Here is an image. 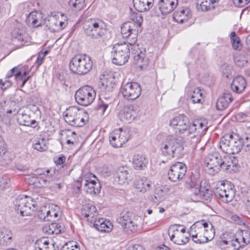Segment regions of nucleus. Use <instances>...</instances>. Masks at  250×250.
Wrapping results in <instances>:
<instances>
[{"label": "nucleus", "instance_id": "obj_1", "mask_svg": "<svg viewBox=\"0 0 250 250\" xmlns=\"http://www.w3.org/2000/svg\"><path fill=\"white\" fill-rule=\"evenodd\" d=\"M236 159L233 157L224 156L223 159L218 153L208 155L206 159L207 171L211 175H214L220 169L224 171L233 170L237 165Z\"/></svg>", "mask_w": 250, "mask_h": 250}, {"label": "nucleus", "instance_id": "obj_2", "mask_svg": "<svg viewBox=\"0 0 250 250\" xmlns=\"http://www.w3.org/2000/svg\"><path fill=\"white\" fill-rule=\"evenodd\" d=\"M129 19L132 21H128L123 23L121 26V34L124 38H126L128 43L130 45L135 44L137 40L138 30L143 21L142 15L141 13L131 12Z\"/></svg>", "mask_w": 250, "mask_h": 250}, {"label": "nucleus", "instance_id": "obj_3", "mask_svg": "<svg viewBox=\"0 0 250 250\" xmlns=\"http://www.w3.org/2000/svg\"><path fill=\"white\" fill-rule=\"evenodd\" d=\"M84 34L92 39H99L106 33L104 22L98 18L89 19L83 23Z\"/></svg>", "mask_w": 250, "mask_h": 250}, {"label": "nucleus", "instance_id": "obj_4", "mask_svg": "<svg viewBox=\"0 0 250 250\" xmlns=\"http://www.w3.org/2000/svg\"><path fill=\"white\" fill-rule=\"evenodd\" d=\"M93 61L90 57L85 54L74 56L69 62V68L74 74L83 75L92 69Z\"/></svg>", "mask_w": 250, "mask_h": 250}, {"label": "nucleus", "instance_id": "obj_5", "mask_svg": "<svg viewBox=\"0 0 250 250\" xmlns=\"http://www.w3.org/2000/svg\"><path fill=\"white\" fill-rule=\"evenodd\" d=\"M63 116L66 122L76 127L83 126L88 122L87 113L76 106H71L67 108Z\"/></svg>", "mask_w": 250, "mask_h": 250}, {"label": "nucleus", "instance_id": "obj_6", "mask_svg": "<svg viewBox=\"0 0 250 250\" xmlns=\"http://www.w3.org/2000/svg\"><path fill=\"white\" fill-rule=\"evenodd\" d=\"M183 137H177L175 135L167 136L161 147L163 155L168 159L173 158L176 152L179 153L183 149Z\"/></svg>", "mask_w": 250, "mask_h": 250}, {"label": "nucleus", "instance_id": "obj_7", "mask_svg": "<svg viewBox=\"0 0 250 250\" xmlns=\"http://www.w3.org/2000/svg\"><path fill=\"white\" fill-rule=\"evenodd\" d=\"M244 145L241 139L237 135H226L221 139L220 148L223 152L228 154L239 153Z\"/></svg>", "mask_w": 250, "mask_h": 250}, {"label": "nucleus", "instance_id": "obj_8", "mask_svg": "<svg viewBox=\"0 0 250 250\" xmlns=\"http://www.w3.org/2000/svg\"><path fill=\"white\" fill-rule=\"evenodd\" d=\"M128 44L127 41L123 43H117L113 46L111 52L113 63L122 65L128 61L130 56Z\"/></svg>", "mask_w": 250, "mask_h": 250}, {"label": "nucleus", "instance_id": "obj_9", "mask_svg": "<svg viewBox=\"0 0 250 250\" xmlns=\"http://www.w3.org/2000/svg\"><path fill=\"white\" fill-rule=\"evenodd\" d=\"M15 209L22 216L31 215L37 208V204L30 197L19 196L14 202Z\"/></svg>", "mask_w": 250, "mask_h": 250}, {"label": "nucleus", "instance_id": "obj_10", "mask_svg": "<svg viewBox=\"0 0 250 250\" xmlns=\"http://www.w3.org/2000/svg\"><path fill=\"white\" fill-rule=\"evenodd\" d=\"M96 97V92L91 86L86 85L80 88L76 92L75 98L77 103L87 106L91 104Z\"/></svg>", "mask_w": 250, "mask_h": 250}, {"label": "nucleus", "instance_id": "obj_11", "mask_svg": "<svg viewBox=\"0 0 250 250\" xmlns=\"http://www.w3.org/2000/svg\"><path fill=\"white\" fill-rule=\"evenodd\" d=\"M180 227L176 225L171 226L169 228L168 234L174 243L179 245H185L189 240L190 233L186 232L185 228L180 229Z\"/></svg>", "mask_w": 250, "mask_h": 250}, {"label": "nucleus", "instance_id": "obj_12", "mask_svg": "<svg viewBox=\"0 0 250 250\" xmlns=\"http://www.w3.org/2000/svg\"><path fill=\"white\" fill-rule=\"evenodd\" d=\"M117 222L122 225L124 231L127 234L134 233L137 230V223L132 218V213L130 212H123L118 218Z\"/></svg>", "mask_w": 250, "mask_h": 250}, {"label": "nucleus", "instance_id": "obj_13", "mask_svg": "<svg viewBox=\"0 0 250 250\" xmlns=\"http://www.w3.org/2000/svg\"><path fill=\"white\" fill-rule=\"evenodd\" d=\"M190 123L189 119L185 115L181 114L171 119L169 125L172 126H177V130L180 134H183L184 137L189 136Z\"/></svg>", "mask_w": 250, "mask_h": 250}, {"label": "nucleus", "instance_id": "obj_14", "mask_svg": "<svg viewBox=\"0 0 250 250\" xmlns=\"http://www.w3.org/2000/svg\"><path fill=\"white\" fill-rule=\"evenodd\" d=\"M121 92L123 97L128 100H134L141 93V88L137 83H127L122 86Z\"/></svg>", "mask_w": 250, "mask_h": 250}, {"label": "nucleus", "instance_id": "obj_15", "mask_svg": "<svg viewBox=\"0 0 250 250\" xmlns=\"http://www.w3.org/2000/svg\"><path fill=\"white\" fill-rule=\"evenodd\" d=\"M233 188V186L228 183L222 184L216 188L215 195L224 202H229L233 200L235 196V190Z\"/></svg>", "mask_w": 250, "mask_h": 250}, {"label": "nucleus", "instance_id": "obj_16", "mask_svg": "<svg viewBox=\"0 0 250 250\" xmlns=\"http://www.w3.org/2000/svg\"><path fill=\"white\" fill-rule=\"evenodd\" d=\"M129 135L125 130L121 128L114 130L109 137V142L114 147H120L128 140Z\"/></svg>", "mask_w": 250, "mask_h": 250}, {"label": "nucleus", "instance_id": "obj_17", "mask_svg": "<svg viewBox=\"0 0 250 250\" xmlns=\"http://www.w3.org/2000/svg\"><path fill=\"white\" fill-rule=\"evenodd\" d=\"M204 222L203 221H198L192 225L189 229V233L193 241L198 244L206 243V239L205 236V231Z\"/></svg>", "mask_w": 250, "mask_h": 250}, {"label": "nucleus", "instance_id": "obj_18", "mask_svg": "<svg viewBox=\"0 0 250 250\" xmlns=\"http://www.w3.org/2000/svg\"><path fill=\"white\" fill-rule=\"evenodd\" d=\"M208 127V123L207 120L201 119L194 120L190 123L189 136L193 135V138H196L197 136L204 135L206 133Z\"/></svg>", "mask_w": 250, "mask_h": 250}, {"label": "nucleus", "instance_id": "obj_19", "mask_svg": "<svg viewBox=\"0 0 250 250\" xmlns=\"http://www.w3.org/2000/svg\"><path fill=\"white\" fill-rule=\"evenodd\" d=\"M187 172V167L182 163L177 162L172 165L168 172L170 180L176 182L182 179Z\"/></svg>", "mask_w": 250, "mask_h": 250}, {"label": "nucleus", "instance_id": "obj_20", "mask_svg": "<svg viewBox=\"0 0 250 250\" xmlns=\"http://www.w3.org/2000/svg\"><path fill=\"white\" fill-rule=\"evenodd\" d=\"M118 116L122 122L130 123L137 116V112L133 106H126L120 110Z\"/></svg>", "mask_w": 250, "mask_h": 250}, {"label": "nucleus", "instance_id": "obj_21", "mask_svg": "<svg viewBox=\"0 0 250 250\" xmlns=\"http://www.w3.org/2000/svg\"><path fill=\"white\" fill-rule=\"evenodd\" d=\"M192 17L190 9L187 7L178 9L173 14L174 20L178 23H183L187 22Z\"/></svg>", "mask_w": 250, "mask_h": 250}, {"label": "nucleus", "instance_id": "obj_22", "mask_svg": "<svg viewBox=\"0 0 250 250\" xmlns=\"http://www.w3.org/2000/svg\"><path fill=\"white\" fill-rule=\"evenodd\" d=\"M199 180L194 177H191L189 182L187 181V184L192 194L190 195L191 199L194 202L199 201L201 199L202 193L200 191Z\"/></svg>", "mask_w": 250, "mask_h": 250}, {"label": "nucleus", "instance_id": "obj_23", "mask_svg": "<svg viewBox=\"0 0 250 250\" xmlns=\"http://www.w3.org/2000/svg\"><path fill=\"white\" fill-rule=\"evenodd\" d=\"M59 207L57 206L52 205L50 209L46 210V208L44 210H41L42 213L40 215V217L43 218L45 221L54 222L57 220L60 215Z\"/></svg>", "mask_w": 250, "mask_h": 250}, {"label": "nucleus", "instance_id": "obj_24", "mask_svg": "<svg viewBox=\"0 0 250 250\" xmlns=\"http://www.w3.org/2000/svg\"><path fill=\"white\" fill-rule=\"evenodd\" d=\"M114 179L115 182L119 185H123L128 182L129 174L128 168L126 166L119 167L114 173Z\"/></svg>", "mask_w": 250, "mask_h": 250}, {"label": "nucleus", "instance_id": "obj_25", "mask_svg": "<svg viewBox=\"0 0 250 250\" xmlns=\"http://www.w3.org/2000/svg\"><path fill=\"white\" fill-rule=\"evenodd\" d=\"M115 83L112 82V79L111 77L102 76L98 83V87L102 94L112 91L114 88Z\"/></svg>", "mask_w": 250, "mask_h": 250}, {"label": "nucleus", "instance_id": "obj_26", "mask_svg": "<svg viewBox=\"0 0 250 250\" xmlns=\"http://www.w3.org/2000/svg\"><path fill=\"white\" fill-rule=\"evenodd\" d=\"M43 21L42 13L37 11L31 12L26 19L27 24L33 27H38L42 26Z\"/></svg>", "mask_w": 250, "mask_h": 250}, {"label": "nucleus", "instance_id": "obj_27", "mask_svg": "<svg viewBox=\"0 0 250 250\" xmlns=\"http://www.w3.org/2000/svg\"><path fill=\"white\" fill-rule=\"evenodd\" d=\"M178 0H161L159 2V9L163 14L172 12L178 5Z\"/></svg>", "mask_w": 250, "mask_h": 250}, {"label": "nucleus", "instance_id": "obj_28", "mask_svg": "<svg viewBox=\"0 0 250 250\" xmlns=\"http://www.w3.org/2000/svg\"><path fill=\"white\" fill-rule=\"evenodd\" d=\"M82 213L85 218H87V220L91 223L96 219L98 215L96 208L90 204L83 205Z\"/></svg>", "mask_w": 250, "mask_h": 250}, {"label": "nucleus", "instance_id": "obj_29", "mask_svg": "<svg viewBox=\"0 0 250 250\" xmlns=\"http://www.w3.org/2000/svg\"><path fill=\"white\" fill-rule=\"evenodd\" d=\"M93 224L94 228L101 232H109L113 228L112 223L109 220L103 218L96 219Z\"/></svg>", "mask_w": 250, "mask_h": 250}, {"label": "nucleus", "instance_id": "obj_30", "mask_svg": "<svg viewBox=\"0 0 250 250\" xmlns=\"http://www.w3.org/2000/svg\"><path fill=\"white\" fill-rule=\"evenodd\" d=\"M234 242L238 244V248L248 245L250 243V231L238 230L236 233Z\"/></svg>", "mask_w": 250, "mask_h": 250}, {"label": "nucleus", "instance_id": "obj_31", "mask_svg": "<svg viewBox=\"0 0 250 250\" xmlns=\"http://www.w3.org/2000/svg\"><path fill=\"white\" fill-rule=\"evenodd\" d=\"M247 83L245 78L238 76L235 77L231 83V88L233 91L237 93L243 92L246 86Z\"/></svg>", "mask_w": 250, "mask_h": 250}, {"label": "nucleus", "instance_id": "obj_32", "mask_svg": "<svg viewBox=\"0 0 250 250\" xmlns=\"http://www.w3.org/2000/svg\"><path fill=\"white\" fill-rule=\"evenodd\" d=\"M232 100L233 98L230 93L228 92L223 93L217 101L216 104L217 109L219 110L226 109L232 101Z\"/></svg>", "mask_w": 250, "mask_h": 250}, {"label": "nucleus", "instance_id": "obj_33", "mask_svg": "<svg viewBox=\"0 0 250 250\" xmlns=\"http://www.w3.org/2000/svg\"><path fill=\"white\" fill-rule=\"evenodd\" d=\"M219 0H197V8L202 11H207L214 9Z\"/></svg>", "mask_w": 250, "mask_h": 250}, {"label": "nucleus", "instance_id": "obj_34", "mask_svg": "<svg viewBox=\"0 0 250 250\" xmlns=\"http://www.w3.org/2000/svg\"><path fill=\"white\" fill-rule=\"evenodd\" d=\"M152 183L146 178L136 179L134 183V187L138 191L145 193L149 191L151 187Z\"/></svg>", "mask_w": 250, "mask_h": 250}, {"label": "nucleus", "instance_id": "obj_35", "mask_svg": "<svg viewBox=\"0 0 250 250\" xmlns=\"http://www.w3.org/2000/svg\"><path fill=\"white\" fill-rule=\"evenodd\" d=\"M18 120L21 125L24 126L34 127L37 124L36 121L35 120H32L30 115L26 111L18 113Z\"/></svg>", "mask_w": 250, "mask_h": 250}, {"label": "nucleus", "instance_id": "obj_36", "mask_svg": "<svg viewBox=\"0 0 250 250\" xmlns=\"http://www.w3.org/2000/svg\"><path fill=\"white\" fill-rule=\"evenodd\" d=\"M135 9L140 12L148 10L153 5V0H133Z\"/></svg>", "mask_w": 250, "mask_h": 250}, {"label": "nucleus", "instance_id": "obj_37", "mask_svg": "<svg viewBox=\"0 0 250 250\" xmlns=\"http://www.w3.org/2000/svg\"><path fill=\"white\" fill-rule=\"evenodd\" d=\"M147 161L145 156L139 154H135L132 159L133 167L137 170L143 169L146 166Z\"/></svg>", "mask_w": 250, "mask_h": 250}, {"label": "nucleus", "instance_id": "obj_38", "mask_svg": "<svg viewBox=\"0 0 250 250\" xmlns=\"http://www.w3.org/2000/svg\"><path fill=\"white\" fill-rule=\"evenodd\" d=\"M50 176H41V177H35L33 176L29 178L28 182L29 184H32L36 187H42L47 186L50 183L49 179Z\"/></svg>", "mask_w": 250, "mask_h": 250}, {"label": "nucleus", "instance_id": "obj_39", "mask_svg": "<svg viewBox=\"0 0 250 250\" xmlns=\"http://www.w3.org/2000/svg\"><path fill=\"white\" fill-rule=\"evenodd\" d=\"M12 235L11 231L6 228L0 229V245L7 246L11 243Z\"/></svg>", "mask_w": 250, "mask_h": 250}, {"label": "nucleus", "instance_id": "obj_40", "mask_svg": "<svg viewBox=\"0 0 250 250\" xmlns=\"http://www.w3.org/2000/svg\"><path fill=\"white\" fill-rule=\"evenodd\" d=\"M35 250H58L55 247V243H50L48 240L41 239L35 243Z\"/></svg>", "mask_w": 250, "mask_h": 250}, {"label": "nucleus", "instance_id": "obj_41", "mask_svg": "<svg viewBox=\"0 0 250 250\" xmlns=\"http://www.w3.org/2000/svg\"><path fill=\"white\" fill-rule=\"evenodd\" d=\"M101 189V184L100 182H97L91 183H84V190L90 195H95L100 192Z\"/></svg>", "mask_w": 250, "mask_h": 250}, {"label": "nucleus", "instance_id": "obj_42", "mask_svg": "<svg viewBox=\"0 0 250 250\" xmlns=\"http://www.w3.org/2000/svg\"><path fill=\"white\" fill-rule=\"evenodd\" d=\"M66 23L65 22L53 19L49 20L48 29L52 32H58L63 29Z\"/></svg>", "mask_w": 250, "mask_h": 250}, {"label": "nucleus", "instance_id": "obj_43", "mask_svg": "<svg viewBox=\"0 0 250 250\" xmlns=\"http://www.w3.org/2000/svg\"><path fill=\"white\" fill-rule=\"evenodd\" d=\"M204 226H205V239H206V242L212 240L215 236V229L213 228V225L210 223L204 222Z\"/></svg>", "mask_w": 250, "mask_h": 250}, {"label": "nucleus", "instance_id": "obj_44", "mask_svg": "<svg viewBox=\"0 0 250 250\" xmlns=\"http://www.w3.org/2000/svg\"><path fill=\"white\" fill-rule=\"evenodd\" d=\"M24 30L20 28V25L14 28L11 32V36L14 42L16 40L20 42H23L24 39Z\"/></svg>", "mask_w": 250, "mask_h": 250}, {"label": "nucleus", "instance_id": "obj_45", "mask_svg": "<svg viewBox=\"0 0 250 250\" xmlns=\"http://www.w3.org/2000/svg\"><path fill=\"white\" fill-rule=\"evenodd\" d=\"M43 230L48 234H59L61 231V226L56 223H52L45 226Z\"/></svg>", "mask_w": 250, "mask_h": 250}, {"label": "nucleus", "instance_id": "obj_46", "mask_svg": "<svg viewBox=\"0 0 250 250\" xmlns=\"http://www.w3.org/2000/svg\"><path fill=\"white\" fill-rule=\"evenodd\" d=\"M134 59L135 63L141 69H143L146 67L148 64V61L147 59L145 58V55L142 53L135 56Z\"/></svg>", "mask_w": 250, "mask_h": 250}, {"label": "nucleus", "instance_id": "obj_47", "mask_svg": "<svg viewBox=\"0 0 250 250\" xmlns=\"http://www.w3.org/2000/svg\"><path fill=\"white\" fill-rule=\"evenodd\" d=\"M230 39L232 48L235 50H241L242 48V44L240 38L236 35L235 32H232L230 33Z\"/></svg>", "mask_w": 250, "mask_h": 250}, {"label": "nucleus", "instance_id": "obj_48", "mask_svg": "<svg viewBox=\"0 0 250 250\" xmlns=\"http://www.w3.org/2000/svg\"><path fill=\"white\" fill-rule=\"evenodd\" d=\"M235 64L239 67L244 66L248 62V59L244 54L236 53L234 56Z\"/></svg>", "mask_w": 250, "mask_h": 250}, {"label": "nucleus", "instance_id": "obj_49", "mask_svg": "<svg viewBox=\"0 0 250 250\" xmlns=\"http://www.w3.org/2000/svg\"><path fill=\"white\" fill-rule=\"evenodd\" d=\"M33 147L38 151H45L47 149L46 141L44 139H40L33 145Z\"/></svg>", "mask_w": 250, "mask_h": 250}, {"label": "nucleus", "instance_id": "obj_50", "mask_svg": "<svg viewBox=\"0 0 250 250\" xmlns=\"http://www.w3.org/2000/svg\"><path fill=\"white\" fill-rule=\"evenodd\" d=\"M85 0H69L68 4L74 10H81L84 4Z\"/></svg>", "mask_w": 250, "mask_h": 250}, {"label": "nucleus", "instance_id": "obj_51", "mask_svg": "<svg viewBox=\"0 0 250 250\" xmlns=\"http://www.w3.org/2000/svg\"><path fill=\"white\" fill-rule=\"evenodd\" d=\"M202 97V93L201 90L199 88H196L191 96V100L193 104L200 103Z\"/></svg>", "mask_w": 250, "mask_h": 250}, {"label": "nucleus", "instance_id": "obj_52", "mask_svg": "<svg viewBox=\"0 0 250 250\" xmlns=\"http://www.w3.org/2000/svg\"><path fill=\"white\" fill-rule=\"evenodd\" d=\"M14 75L16 79H18L19 77L21 75V71L18 69V67H15L9 71L6 75V78H9Z\"/></svg>", "mask_w": 250, "mask_h": 250}, {"label": "nucleus", "instance_id": "obj_53", "mask_svg": "<svg viewBox=\"0 0 250 250\" xmlns=\"http://www.w3.org/2000/svg\"><path fill=\"white\" fill-rule=\"evenodd\" d=\"M84 183H91V182L95 183V182L99 181L95 175L90 172H87L85 174L84 176Z\"/></svg>", "mask_w": 250, "mask_h": 250}, {"label": "nucleus", "instance_id": "obj_54", "mask_svg": "<svg viewBox=\"0 0 250 250\" xmlns=\"http://www.w3.org/2000/svg\"><path fill=\"white\" fill-rule=\"evenodd\" d=\"M9 179L6 176H0V189L3 190L9 187Z\"/></svg>", "mask_w": 250, "mask_h": 250}, {"label": "nucleus", "instance_id": "obj_55", "mask_svg": "<svg viewBox=\"0 0 250 250\" xmlns=\"http://www.w3.org/2000/svg\"><path fill=\"white\" fill-rule=\"evenodd\" d=\"M63 250H80V248L77 243L69 242L63 246Z\"/></svg>", "mask_w": 250, "mask_h": 250}, {"label": "nucleus", "instance_id": "obj_56", "mask_svg": "<svg viewBox=\"0 0 250 250\" xmlns=\"http://www.w3.org/2000/svg\"><path fill=\"white\" fill-rule=\"evenodd\" d=\"M83 179L79 177L77 180L74 182L73 186V189L75 192H78L81 189Z\"/></svg>", "mask_w": 250, "mask_h": 250}, {"label": "nucleus", "instance_id": "obj_57", "mask_svg": "<svg viewBox=\"0 0 250 250\" xmlns=\"http://www.w3.org/2000/svg\"><path fill=\"white\" fill-rule=\"evenodd\" d=\"M76 135L75 132H72L71 133L70 135L67 136L66 139V144L70 147L74 145L75 144V139L74 136Z\"/></svg>", "mask_w": 250, "mask_h": 250}, {"label": "nucleus", "instance_id": "obj_58", "mask_svg": "<svg viewBox=\"0 0 250 250\" xmlns=\"http://www.w3.org/2000/svg\"><path fill=\"white\" fill-rule=\"evenodd\" d=\"M50 171L48 169H44L42 168H39L35 171V174L36 175L40 176L39 177L48 176L50 173Z\"/></svg>", "mask_w": 250, "mask_h": 250}, {"label": "nucleus", "instance_id": "obj_59", "mask_svg": "<svg viewBox=\"0 0 250 250\" xmlns=\"http://www.w3.org/2000/svg\"><path fill=\"white\" fill-rule=\"evenodd\" d=\"M108 107V104L101 101L98 105V110L99 112H101V114H104Z\"/></svg>", "mask_w": 250, "mask_h": 250}, {"label": "nucleus", "instance_id": "obj_60", "mask_svg": "<svg viewBox=\"0 0 250 250\" xmlns=\"http://www.w3.org/2000/svg\"><path fill=\"white\" fill-rule=\"evenodd\" d=\"M233 2L235 6L242 7L247 5L250 0H233Z\"/></svg>", "mask_w": 250, "mask_h": 250}, {"label": "nucleus", "instance_id": "obj_61", "mask_svg": "<svg viewBox=\"0 0 250 250\" xmlns=\"http://www.w3.org/2000/svg\"><path fill=\"white\" fill-rule=\"evenodd\" d=\"M212 195L211 192L208 189L206 190V191L203 194V197L202 199L207 203H208L211 201Z\"/></svg>", "mask_w": 250, "mask_h": 250}, {"label": "nucleus", "instance_id": "obj_62", "mask_svg": "<svg viewBox=\"0 0 250 250\" xmlns=\"http://www.w3.org/2000/svg\"><path fill=\"white\" fill-rule=\"evenodd\" d=\"M231 219L240 225H245L246 221L243 218L237 215H232L231 216Z\"/></svg>", "mask_w": 250, "mask_h": 250}, {"label": "nucleus", "instance_id": "obj_63", "mask_svg": "<svg viewBox=\"0 0 250 250\" xmlns=\"http://www.w3.org/2000/svg\"><path fill=\"white\" fill-rule=\"evenodd\" d=\"M6 145L3 139L0 137V156L5 154L6 152Z\"/></svg>", "mask_w": 250, "mask_h": 250}, {"label": "nucleus", "instance_id": "obj_64", "mask_svg": "<svg viewBox=\"0 0 250 250\" xmlns=\"http://www.w3.org/2000/svg\"><path fill=\"white\" fill-rule=\"evenodd\" d=\"M101 172L104 177L109 176L111 174V168L108 167H103L101 169Z\"/></svg>", "mask_w": 250, "mask_h": 250}]
</instances>
